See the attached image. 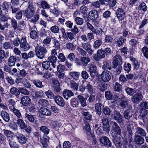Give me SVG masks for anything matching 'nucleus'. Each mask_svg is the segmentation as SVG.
Segmentation results:
<instances>
[{
  "label": "nucleus",
  "mask_w": 148,
  "mask_h": 148,
  "mask_svg": "<svg viewBox=\"0 0 148 148\" xmlns=\"http://www.w3.org/2000/svg\"><path fill=\"white\" fill-rule=\"evenodd\" d=\"M36 4L34 2L29 1L28 2V5L27 9L23 11L25 16L27 18H30L34 15L35 12Z\"/></svg>",
  "instance_id": "obj_1"
},
{
  "label": "nucleus",
  "mask_w": 148,
  "mask_h": 148,
  "mask_svg": "<svg viewBox=\"0 0 148 148\" xmlns=\"http://www.w3.org/2000/svg\"><path fill=\"white\" fill-rule=\"evenodd\" d=\"M36 54L37 57L39 58L42 59L45 58V54L47 51V49L44 47L37 45L35 48Z\"/></svg>",
  "instance_id": "obj_2"
},
{
  "label": "nucleus",
  "mask_w": 148,
  "mask_h": 148,
  "mask_svg": "<svg viewBox=\"0 0 148 148\" xmlns=\"http://www.w3.org/2000/svg\"><path fill=\"white\" fill-rule=\"evenodd\" d=\"M111 127L112 137L120 135L121 133L120 128L116 122H113L112 123Z\"/></svg>",
  "instance_id": "obj_3"
},
{
  "label": "nucleus",
  "mask_w": 148,
  "mask_h": 148,
  "mask_svg": "<svg viewBox=\"0 0 148 148\" xmlns=\"http://www.w3.org/2000/svg\"><path fill=\"white\" fill-rule=\"evenodd\" d=\"M111 117L113 119L116 120L118 123H121L122 121V115L119 112L116 110H114L111 114Z\"/></svg>",
  "instance_id": "obj_4"
},
{
  "label": "nucleus",
  "mask_w": 148,
  "mask_h": 148,
  "mask_svg": "<svg viewBox=\"0 0 148 148\" xmlns=\"http://www.w3.org/2000/svg\"><path fill=\"white\" fill-rule=\"evenodd\" d=\"M20 48L21 49L24 51H27L30 48V46L25 38L23 37L20 41Z\"/></svg>",
  "instance_id": "obj_5"
},
{
  "label": "nucleus",
  "mask_w": 148,
  "mask_h": 148,
  "mask_svg": "<svg viewBox=\"0 0 148 148\" xmlns=\"http://www.w3.org/2000/svg\"><path fill=\"white\" fill-rule=\"evenodd\" d=\"M101 123L103 130L107 133H108L110 131V125L108 120L106 117L102 118Z\"/></svg>",
  "instance_id": "obj_6"
},
{
  "label": "nucleus",
  "mask_w": 148,
  "mask_h": 148,
  "mask_svg": "<svg viewBox=\"0 0 148 148\" xmlns=\"http://www.w3.org/2000/svg\"><path fill=\"white\" fill-rule=\"evenodd\" d=\"M16 137L18 142L21 144H25L27 140V138L25 135L18 132L16 134Z\"/></svg>",
  "instance_id": "obj_7"
},
{
  "label": "nucleus",
  "mask_w": 148,
  "mask_h": 148,
  "mask_svg": "<svg viewBox=\"0 0 148 148\" xmlns=\"http://www.w3.org/2000/svg\"><path fill=\"white\" fill-rule=\"evenodd\" d=\"M82 47L89 54L92 55L93 53V50L91 48V45L90 43H82Z\"/></svg>",
  "instance_id": "obj_8"
},
{
  "label": "nucleus",
  "mask_w": 148,
  "mask_h": 148,
  "mask_svg": "<svg viewBox=\"0 0 148 148\" xmlns=\"http://www.w3.org/2000/svg\"><path fill=\"white\" fill-rule=\"evenodd\" d=\"M132 108L129 107V108L125 110L124 112V116L125 119H129L134 115V113Z\"/></svg>",
  "instance_id": "obj_9"
},
{
  "label": "nucleus",
  "mask_w": 148,
  "mask_h": 148,
  "mask_svg": "<svg viewBox=\"0 0 148 148\" xmlns=\"http://www.w3.org/2000/svg\"><path fill=\"white\" fill-rule=\"evenodd\" d=\"M114 139L113 141L116 148H121L122 145V140L120 136H116L112 137Z\"/></svg>",
  "instance_id": "obj_10"
},
{
  "label": "nucleus",
  "mask_w": 148,
  "mask_h": 148,
  "mask_svg": "<svg viewBox=\"0 0 148 148\" xmlns=\"http://www.w3.org/2000/svg\"><path fill=\"white\" fill-rule=\"evenodd\" d=\"M116 15L119 20H123L125 17V12L121 8H119L116 10Z\"/></svg>",
  "instance_id": "obj_11"
},
{
  "label": "nucleus",
  "mask_w": 148,
  "mask_h": 148,
  "mask_svg": "<svg viewBox=\"0 0 148 148\" xmlns=\"http://www.w3.org/2000/svg\"><path fill=\"white\" fill-rule=\"evenodd\" d=\"M105 53L104 51L101 49H99L97 52V55L95 54L94 56V59L97 61L99 59H102L105 57Z\"/></svg>",
  "instance_id": "obj_12"
},
{
  "label": "nucleus",
  "mask_w": 148,
  "mask_h": 148,
  "mask_svg": "<svg viewBox=\"0 0 148 148\" xmlns=\"http://www.w3.org/2000/svg\"><path fill=\"white\" fill-rule=\"evenodd\" d=\"M134 143L137 145H141L143 143L144 139L143 138L138 134H135L134 138Z\"/></svg>",
  "instance_id": "obj_13"
},
{
  "label": "nucleus",
  "mask_w": 148,
  "mask_h": 148,
  "mask_svg": "<svg viewBox=\"0 0 148 148\" xmlns=\"http://www.w3.org/2000/svg\"><path fill=\"white\" fill-rule=\"evenodd\" d=\"M102 80L104 82H108L111 79L110 75L106 71H103L101 75Z\"/></svg>",
  "instance_id": "obj_14"
},
{
  "label": "nucleus",
  "mask_w": 148,
  "mask_h": 148,
  "mask_svg": "<svg viewBox=\"0 0 148 148\" xmlns=\"http://www.w3.org/2000/svg\"><path fill=\"white\" fill-rule=\"evenodd\" d=\"M143 96L140 93L136 94L132 97V101L133 102L138 103L142 99Z\"/></svg>",
  "instance_id": "obj_15"
},
{
  "label": "nucleus",
  "mask_w": 148,
  "mask_h": 148,
  "mask_svg": "<svg viewBox=\"0 0 148 148\" xmlns=\"http://www.w3.org/2000/svg\"><path fill=\"white\" fill-rule=\"evenodd\" d=\"M88 15L90 19L92 20H95L98 18V13L97 11L95 10H92L89 12Z\"/></svg>",
  "instance_id": "obj_16"
},
{
  "label": "nucleus",
  "mask_w": 148,
  "mask_h": 148,
  "mask_svg": "<svg viewBox=\"0 0 148 148\" xmlns=\"http://www.w3.org/2000/svg\"><path fill=\"white\" fill-rule=\"evenodd\" d=\"M100 142L104 146L107 147L111 146V143L109 138L106 136H103L100 140Z\"/></svg>",
  "instance_id": "obj_17"
},
{
  "label": "nucleus",
  "mask_w": 148,
  "mask_h": 148,
  "mask_svg": "<svg viewBox=\"0 0 148 148\" xmlns=\"http://www.w3.org/2000/svg\"><path fill=\"white\" fill-rule=\"evenodd\" d=\"M55 102L60 106L63 107L65 105L64 101L63 98L61 96L57 95L54 98Z\"/></svg>",
  "instance_id": "obj_18"
},
{
  "label": "nucleus",
  "mask_w": 148,
  "mask_h": 148,
  "mask_svg": "<svg viewBox=\"0 0 148 148\" xmlns=\"http://www.w3.org/2000/svg\"><path fill=\"white\" fill-rule=\"evenodd\" d=\"M68 75L73 80L77 81L79 79L80 73L76 71L70 72L68 73Z\"/></svg>",
  "instance_id": "obj_19"
},
{
  "label": "nucleus",
  "mask_w": 148,
  "mask_h": 148,
  "mask_svg": "<svg viewBox=\"0 0 148 148\" xmlns=\"http://www.w3.org/2000/svg\"><path fill=\"white\" fill-rule=\"evenodd\" d=\"M4 136H5L8 138H10L11 139L14 138V134L13 132L11 131L3 129L2 130Z\"/></svg>",
  "instance_id": "obj_20"
},
{
  "label": "nucleus",
  "mask_w": 148,
  "mask_h": 148,
  "mask_svg": "<svg viewBox=\"0 0 148 148\" xmlns=\"http://www.w3.org/2000/svg\"><path fill=\"white\" fill-rule=\"evenodd\" d=\"M88 97V94H86V95L85 98L84 97L82 96L81 95H78L77 96V98L79 100L81 105L82 106L84 107L87 105L86 103V99Z\"/></svg>",
  "instance_id": "obj_21"
},
{
  "label": "nucleus",
  "mask_w": 148,
  "mask_h": 148,
  "mask_svg": "<svg viewBox=\"0 0 148 148\" xmlns=\"http://www.w3.org/2000/svg\"><path fill=\"white\" fill-rule=\"evenodd\" d=\"M64 97L66 99H68L70 97L74 95V94L72 91L69 90H65L63 92Z\"/></svg>",
  "instance_id": "obj_22"
},
{
  "label": "nucleus",
  "mask_w": 148,
  "mask_h": 148,
  "mask_svg": "<svg viewBox=\"0 0 148 148\" xmlns=\"http://www.w3.org/2000/svg\"><path fill=\"white\" fill-rule=\"evenodd\" d=\"M39 114H41L43 115L47 116H50L51 115V111L45 108H42L39 110Z\"/></svg>",
  "instance_id": "obj_23"
},
{
  "label": "nucleus",
  "mask_w": 148,
  "mask_h": 148,
  "mask_svg": "<svg viewBox=\"0 0 148 148\" xmlns=\"http://www.w3.org/2000/svg\"><path fill=\"white\" fill-rule=\"evenodd\" d=\"M31 100L28 96H24L21 99V102L23 106H26L31 102Z\"/></svg>",
  "instance_id": "obj_24"
},
{
  "label": "nucleus",
  "mask_w": 148,
  "mask_h": 148,
  "mask_svg": "<svg viewBox=\"0 0 148 148\" xmlns=\"http://www.w3.org/2000/svg\"><path fill=\"white\" fill-rule=\"evenodd\" d=\"M88 8L85 5L81 6L80 8L79 12L82 14V17L84 18L86 17Z\"/></svg>",
  "instance_id": "obj_25"
},
{
  "label": "nucleus",
  "mask_w": 148,
  "mask_h": 148,
  "mask_svg": "<svg viewBox=\"0 0 148 148\" xmlns=\"http://www.w3.org/2000/svg\"><path fill=\"white\" fill-rule=\"evenodd\" d=\"M102 68L105 71L110 70L112 69L111 62L108 60L104 61L103 62Z\"/></svg>",
  "instance_id": "obj_26"
},
{
  "label": "nucleus",
  "mask_w": 148,
  "mask_h": 148,
  "mask_svg": "<svg viewBox=\"0 0 148 148\" xmlns=\"http://www.w3.org/2000/svg\"><path fill=\"white\" fill-rule=\"evenodd\" d=\"M0 115L3 119L6 122H8L10 120V116L9 114L5 111H2L0 112Z\"/></svg>",
  "instance_id": "obj_27"
},
{
  "label": "nucleus",
  "mask_w": 148,
  "mask_h": 148,
  "mask_svg": "<svg viewBox=\"0 0 148 148\" xmlns=\"http://www.w3.org/2000/svg\"><path fill=\"white\" fill-rule=\"evenodd\" d=\"M79 84L74 82L73 80H71L70 82V86L71 89L75 91L78 90Z\"/></svg>",
  "instance_id": "obj_28"
},
{
  "label": "nucleus",
  "mask_w": 148,
  "mask_h": 148,
  "mask_svg": "<svg viewBox=\"0 0 148 148\" xmlns=\"http://www.w3.org/2000/svg\"><path fill=\"white\" fill-rule=\"evenodd\" d=\"M10 93L11 95L16 96L19 95L20 94L19 90L15 87H12L10 89Z\"/></svg>",
  "instance_id": "obj_29"
},
{
  "label": "nucleus",
  "mask_w": 148,
  "mask_h": 148,
  "mask_svg": "<svg viewBox=\"0 0 148 148\" xmlns=\"http://www.w3.org/2000/svg\"><path fill=\"white\" fill-rule=\"evenodd\" d=\"M136 133L142 136H146V133L145 131L142 128L137 127L136 128Z\"/></svg>",
  "instance_id": "obj_30"
},
{
  "label": "nucleus",
  "mask_w": 148,
  "mask_h": 148,
  "mask_svg": "<svg viewBox=\"0 0 148 148\" xmlns=\"http://www.w3.org/2000/svg\"><path fill=\"white\" fill-rule=\"evenodd\" d=\"M10 110L13 112L18 118H22L21 114L19 110L16 109L15 107H13L12 108H10Z\"/></svg>",
  "instance_id": "obj_31"
},
{
  "label": "nucleus",
  "mask_w": 148,
  "mask_h": 148,
  "mask_svg": "<svg viewBox=\"0 0 148 148\" xmlns=\"http://www.w3.org/2000/svg\"><path fill=\"white\" fill-rule=\"evenodd\" d=\"M70 104L73 107L76 108L79 105V103L77 98H74L71 100Z\"/></svg>",
  "instance_id": "obj_32"
},
{
  "label": "nucleus",
  "mask_w": 148,
  "mask_h": 148,
  "mask_svg": "<svg viewBox=\"0 0 148 148\" xmlns=\"http://www.w3.org/2000/svg\"><path fill=\"white\" fill-rule=\"evenodd\" d=\"M90 61V58H89L85 57L84 56L81 58V62L82 63V65L86 66L87 65L88 63Z\"/></svg>",
  "instance_id": "obj_33"
},
{
  "label": "nucleus",
  "mask_w": 148,
  "mask_h": 148,
  "mask_svg": "<svg viewBox=\"0 0 148 148\" xmlns=\"http://www.w3.org/2000/svg\"><path fill=\"white\" fill-rule=\"evenodd\" d=\"M96 66L91 64V66L89 69V71L92 77H94L96 75Z\"/></svg>",
  "instance_id": "obj_34"
},
{
  "label": "nucleus",
  "mask_w": 148,
  "mask_h": 148,
  "mask_svg": "<svg viewBox=\"0 0 148 148\" xmlns=\"http://www.w3.org/2000/svg\"><path fill=\"white\" fill-rule=\"evenodd\" d=\"M17 60L16 57L14 56H11L8 60V64L10 66H14Z\"/></svg>",
  "instance_id": "obj_35"
},
{
  "label": "nucleus",
  "mask_w": 148,
  "mask_h": 148,
  "mask_svg": "<svg viewBox=\"0 0 148 148\" xmlns=\"http://www.w3.org/2000/svg\"><path fill=\"white\" fill-rule=\"evenodd\" d=\"M16 123L21 130L25 128L26 125L23 120L19 118L16 121Z\"/></svg>",
  "instance_id": "obj_36"
},
{
  "label": "nucleus",
  "mask_w": 148,
  "mask_h": 148,
  "mask_svg": "<svg viewBox=\"0 0 148 148\" xmlns=\"http://www.w3.org/2000/svg\"><path fill=\"white\" fill-rule=\"evenodd\" d=\"M31 32L30 33V36L31 38L33 39H36L38 37V34L36 31L34 29L32 28L30 29Z\"/></svg>",
  "instance_id": "obj_37"
},
{
  "label": "nucleus",
  "mask_w": 148,
  "mask_h": 148,
  "mask_svg": "<svg viewBox=\"0 0 148 148\" xmlns=\"http://www.w3.org/2000/svg\"><path fill=\"white\" fill-rule=\"evenodd\" d=\"M25 118L26 119L28 120L31 123H33L35 121L34 117L33 115L32 114L26 113L25 114Z\"/></svg>",
  "instance_id": "obj_38"
},
{
  "label": "nucleus",
  "mask_w": 148,
  "mask_h": 148,
  "mask_svg": "<svg viewBox=\"0 0 148 148\" xmlns=\"http://www.w3.org/2000/svg\"><path fill=\"white\" fill-rule=\"evenodd\" d=\"M130 60L132 62V64L135 69H138L139 67V63L136 59L133 57H130Z\"/></svg>",
  "instance_id": "obj_39"
},
{
  "label": "nucleus",
  "mask_w": 148,
  "mask_h": 148,
  "mask_svg": "<svg viewBox=\"0 0 148 148\" xmlns=\"http://www.w3.org/2000/svg\"><path fill=\"white\" fill-rule=\"evenodd\" d=\"M33 84L37 88H42L44 87L42 82L39 79H36L33 80Z\"/></svg>",
  "instance_id": "obj_40"
},
{
  "label": "nucleus",
  "mask_w": 148,
  "mask_h": 148,
  "mask_svg": "<svg viewBox=\"0 0 148 148\" xmlns=\"http://www.w3.org/2000/svg\"><path fill=\"white\" fill-rule=\"evenodd\" d=\"M39 105L42 106L47 107L49 104L48 101L45 99H41L38 101Z\"/></svg>",
  "instance_id": "obj_41"
},
{
  "label": "nucleus",
  "mask_w": 148,
  "mask_h": 148,
  "mask_svg": "<svg viewBox=\"0 0 148 148\" xmlns=\"http://www.w3.org/2000/svg\"><path fill=\"white\" fill-rule=\"evenodd\" d=\"M120 104L122 108H126L129 109V107H132L129 104V102L126 100L122 101Z\"/></svg>",
  "instance_id": "obj_42"
},
{
  "label": "nucleus",
  "mask_w": 148,
  "mask_h": 148,
  "mask_svg": "<svg viewBox=\"0 0 148 148\" xmlns=\"http://www.w3.org/2000/svg\"><path fill=\"white\" fill-rule=\"evenodd\" d=\"M8 142L11 148H19V145L16 142L9 139Z\"/></svg>",
  "instance_id": "obj_43"
},
{
  "label": "nucleus",
  "mask_w": 148,
  "mask_h": 148,
  "mask_svg": "<svg viewBox=\"0 0 148 148\" xmlns=\"http://www.w3.org/2000/svg\"><path fill=\"white\" fill-rule=\"evenodd\" d=\"M102 44L101 40L99 39L95 41L93 43V47L95 49L99 48Z\"/></svg>",
  "instance_id": "obj_44"
},
{
  "label": "nucleus",
  "mask_w": 148,
  "mask_h": 148,
  "mask_svg": "<svg viewBox=\"0 0 148 148\" xmlns=\"http://www.w3.org/2000/svg\"><path fill=\"white\" fill-rule=\"evenodd\" d=\"M74 21L76 24L79 25H82L84 22L83 18L80 17H76L74 19Z\"/></svg>",
  "instance_id": "obj_45"
},
{
  "label": "nucleus",
  "mask_w": 148,
  "mask_h": 148,
  "mask_svg": "<svg viewBox=\"0 0 148 148\" xmlns=\"http://www.w3.org/2000/svg\"><path fill=\"white\" fill-rule=\"evenodd\" d=\"M40 131L42 132L45 134H48L50 130L49 129L45 126H42L40 129Z\"/></svg>",
  "instance_id": "obj_46"
},
{
  "label": "nucleus",
  "mask_w": 148,
  "mask_h": 148,
  "mask_svg": "<svg viewBox=\"0 0 148 148\" xmlns=\"http://www.w3.org/2000/svg\"><path fill=\"white\" fill-rule=\"evenodd\" d=\"M77 50L79 53V54L81 56H86L87 54V53L85 50L81 48L79 46H77Z\"/></svg>",
  "instance_id": "obj_47"
},
{
  "label": "nucleus",
  "mask_w": 148,
  "mask_h": 148,
  "mask_svg": "<svg viewBox=\"0 0 148 148\" xmlns=\"http://www.w3.org/2000/svg\"><path fill=\"white\" fill-rule=\"evenodd\" d=\"M123 68L124 70L127 73H128L131 70V65L129 63H125L124 64Z\"/></svg>",
  "instance_id": "obj_48"
},
{
  "label": "nucleus",
  "mask_w": 148,
  "mask_h": 148,
  "mask_svg": "<svg viewBox=\"0 0 148 148\" xmlns=\"http://www.w3.org/2000/svg\"><path fill=\"white\" fill-rule=\"evenodd\" d=\"M57 57L54 56H50L47 58V60L50 63H56L57 61Z\"/></svg>",
  "instance_id": "obj_49"
},
{
  "label": "nucleus",
  "mask_w": 148,
  "mask_h": 148,
  "mask_svg": "<svg viewBox=\"0 0 148 148\" xmlns=\"http://www.w3.org/2000/svg\"><path fill=\"white\" fill-rule=\"evenodd\" d=\"M125 90L127 93L130 95H132L136 92V90L127 87L125 88Z\"/></svg>",
  "instance_id": "obj_50"
},
{
  "label": "nucleus",
  "mask_w": 148,
  "mask_h": 148,
  "mask_svg": "<svg viewBox=\"0 0 148 148\" xmlns=\"http://www.w3.org/2000/svg\"><path fill=\"white\" fill-rule=\"evenodd\" d=\"M41 7L43 9H49L50 8V5L45 1H42L40 3Z\"/></svg>",
  "instance_id": "obj_51"
},
{
  "label": "nucleus",
  "mask_w": 148,
  "mask_h": 148,
  "mask_svg": "<svg viewBox=\"0 0 148 148\" xmlns=\"http://www.w3.org/2000/svg\"><path fill=\"white\" fill-rule=\"evenodd\" d=\"M8 106H9L10 109V108H12L13 107H15L16 103L13 99H10L8 101Z\"/></svg>",
  "instance_id": "obj_52"
},
{
  "label": "nucleus",
  "mask_w": 148,
  "mask_h": 148,
  "mask_svg": "<svg viewBox=\"0 0 148 148\" xmlns=\"http://www.w3.org/2000/svg\"><path fill=\"white\" fill-rule=\"evenodd\" d=\"M102 105L99 103H97L95 106V109L97 110L98 114L100 115L101 113V107Z\"/></svg>",
  "instance_id": "obj_53"
},
{
  "label": "nucleus",
  "mask_w": 148,
  "mask_h": 148,
  "mask_svg": "<svg viewBox=\"0 0 148 148\" xmlns=\"http://www.w3.org/2000/svg\"><path fill=\"white\" fill-rule=\"evenodd\" d=\"M103 113L106 115H109L110 114L111 111L108 107H103L102 110Z\"/></svg>",
  "instance_id": "obj_54"
},
{
  "label": "nucleus",
  "mask_w": 148,
  "mask_h": 148,
  "mask_svg": "<svg viewBox=\"0 0 148 148\" xmlns=\"http://www.w3.org/2000/svg\"><path fill=\"white\" fill-rule=\"evenodd\" d=\"M50 29L52 32L55 34L58 33L60 30L59 27L56 25L52 26L50 28Z\"/></svg>",
  "instance_id": "obj_55"
},
{
  "label": "nucleus",
  "mask_w": 148,
  "mask_h": 148,
  "mask_svg": "<svg viewBox=\"0 0 148 148\" xmlns=\"http://www.w3.org/2000/svg\"><path fill=\"white\" fill-rule=\"evenodd\" d=\"M42 66L43 68L47 69L50 66V63L48 60L42 62Z\"/></svg>",
  "instance_id": "obj_56"
},
{
  "label": "nucleus",
  "mask_w": 148,
  "mask_h": 148,
  "mask_svg": "<svg viewBox=\"0 0 148 148\" xmlns=\"http://www.w3.org/2000/svg\"><path fill=\"white\" fill-rule=\"evenodd\" d=\"M143 53L145 57L148 58V48L147 46L143 47L142 49Z\"/></svg>",
  "instance_id": "obj_57"
},
{
  "label": "nucleus",
  "mask_w": 148,
  "mask_h": 148,
  "mask_svg": "<svg viewBox=\"0 0 148 148\" xmlns=\"http://www.w3.org/2000/svg\"><path fill=\"white\" fill-rule=\"evenodd\" d=\"M1 6L3 10H7L9 8L10 3L8 2H4L3 3Z\"/></svg>",
  "instance_id": "obj_58"
},
{
  "label": "nucleus",
  "mask_w": 148,
  "mask_h": 148,
  "mask_svg": "<svg viewBox=\"0 0 148 148\" xmlns=\"http://www.w3.org/2000/svg\"><path fill=\"white\" fill-rule=\"evenodd\" d=\"M53 47L56 49H58L60 48V44L59 41L56 39H54Z\"/></svg>",
  "instance_id": "obj_59"
},
{
  "label": "nucleus",
  "mask_w": 148,
  "mask_h": 148,
  "mask_svg": "<svg viewBox=\"0 0 148 148\" xmlns=\"http://www.w3.org/2000/svg\"><path fill=\"white\" fill-rule=\"evenodd\" d=\"M147 113V110L144 109H143L141 110V113L140 114V116H141L142 119H143V122L145 123V121L144 120V119L146 118V116Z\"/></svg>",
  "instance_id": "obj_60"
},
{
  "label": "nucleus",
  "mask_w": 148,
  "mask_h": 148,
  "mask_svg": "<svg viewBox=\"0 0 148 148\" xmlns=\"http://www.w3.org/2000/svg\"><path fill=\"white\" fill-rule=\"evenodd\" d=\"M11 44L10 42H6L4 43L2 45L3 48L7 50L10 48Z\"/></svg>",
  "instance_id": "obj_61"
},
{
  "label": "nucleus",
  "mask_w": 148,
  "mask_h": 148,
  "mask_svg": "<svg viewBox=\"0 0 148 148\" xmlns=\"http://www.w3.org/2000/svg\"><path fill=\"white\" fill-rule=\"evenodd\" d=\"M105 97L108 100H111L112 98V95L111 92L108 91H106L105 93Z\"/></svg>",
  "instance_id": "obj_62"
},
{
  "label": "nucleus",
  "mask_w": 148,
  "mask_h": 148,
  "mask_svg": "<svg viewBox=\"0 0 148 148\" xmlns=\"http://www.w3.org/2000/svg\"><path fill=\"white\" fill-rule=\"evenodd\" d=\"M82 77L84 79H87L89 77V75L87 72L85 71H83L81 73Z\"/></svg>",
  "instance_id": "obj_63"
},
{
  "label": "nucleus",
  "mask_w": 148,
  "mask_h": 148,
  "mask_svg": "<svg viewBox=\"0 0 148 148\" xmlns=\"http://www.w3.org/2000/svg\"><path fill=\"white\" fill-rule=\"evenodd\" d=\"M138 9L143 10L144 11H145L147 10V7L145 3H142L139 5Z\"/></svg>",
  "instance_id": "obj_64"
}]
</instances>
